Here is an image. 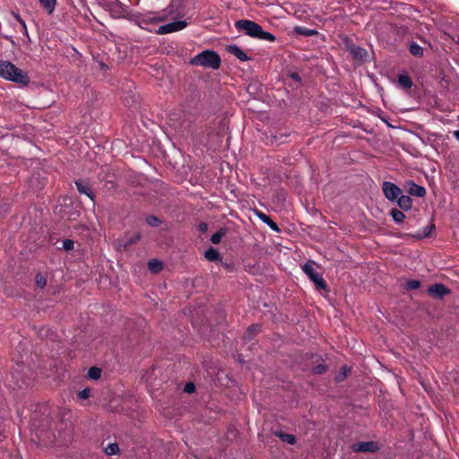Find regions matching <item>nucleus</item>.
<instances>
[{
    "label": "nucleus",
    "instance_id": "1",
    "mask_svg": "<svg viewBox=\"0 0 459 459\" xmlns=\"http://www.w3.org/2000/svg\"><path fill=\"white\" fill-rule=\"evenodd\" d=\"M182 16L183 14L181 13V12H178L175 8V0H173L172 3L160 13L129 12L124 17L130 22L140 27L141 29L152 32L153 31L152 27L158 24L159 22H163L169 19H176Z\"/></svg>",
    "mask_w": 459,
    "mask_h": 459
},
{
    "label": "nucleus",
    "instance_id": "2",
    "mask_svg": "<svg viewBox=\"0 0 459 459\" xmlns=\"http://www.w3.org/2000/svg\"><path fill=\"white\" fill-rule=\"evenodd\" d=\"M235 27L239 31H244L247 36L274 42L276 38L273 34L268 31H264L263 27L255 22L250 20H239L235 22Z\"/></svg>",
    "mask_w": 459,
    "mask_h": 459
},
{
    "label": "nucleus",
    "instance_id": "3",
    "mask_svg": "<svg viewBox=\"0 0 459 459\" xmlns=\"http://www.w3.org/2000/svg\"><path fill=\"white\" fill-rule=\"evenodd\" d=\"M0 76L22 86H27L30 82V77L27 73L6 60H0Z\"/></svg>",
    "mask_w": 459,
    "mask_h": 459
},
{
    "label": "nucleus",
    "instance_id": "4",
    "mask_svg": "<svg viewBox=\"0 0 459 459\" xmlns=\"http://www.w3.org/2000/svg\"><path fill=\"white\" fill-rule=\"evenodd\" d=\"M220 56L212 50H204L195 56L190 64L193 65H201L206 68L218 69L221 65Z\"/></svg>",
    "mask_w": 459,
    "mask_h": 459
},
{
    "label": "nucleus",
    "instance_id": "5",
    "mask_svg": "<svg viewBox=\"0 0 459 459\" xmlns=\"http://www.w3.org/2000/svg\"><path fill=\"white\" fill-rule=\"evenodd\" d=\"M316 264L312 261H308L302 266L303 272L307 275L311 281L315 283V286L319 290H327L328 286L322 274L318 273L315 270Z\"/></svg>",
    "mask_w": 459,
    "mask_h": 459
},
{
    "label": "nucleus",
    "instance_id": "6",
    "mask_svg": "<svg viewBox=\"0 0 459 459\" xmlns=\"http://www.w3.org/2000/svg\"><path fill=\"white\" fill-rule=\"evenodd\" d=\"M382 190L386 199L394 202L402 195V189L394 183L385 181L382 185Z\"/></svg>",
    "mask_w": 459,
    "mask_h": 459
},
{
    "label": "nucleus",
    "instance_id": "7",
    "mask_svg": "<svg viewBox=\"0 0 459 459\" xmlns=\"http://www.w3.org/2000/svg\"><path fill=\"white\" fill-rule=\"evenodd\" d=\"M346 49L357 62H365L368 57V51L359 46L354 45L351 40L346 43Z\"/></svg>",
    "mask_w": 459,
    "mask_h": 459
},
{
    "label": "nucleus",
    "instance_id": "8",
    "mask_svg": "<svg viewBox=\"0 0 459 459\" xmlns=\"http://www.w3.org/2000/svg\"><path fill=\"white\" fill-rule=\"evenodd\" d=\"M428 294L436 299H442L446 295L450 294L451 290L442 283H435L427 290Z\"/></svg>",
    "mask_w": 459,
    "mask_h": 459
},
{
    "label": "nucleus",
    "instance_id": "9",
    "mask_svg": "<svg viewBox=\"0 0 459 459\" xmlns=\"http://www.w3.org/2000/svg\"><path fill=\"white\" fill-rule=\"evenodd\" d=\"M354 452L376 453L379 450V446L375 441L358 442L351 446Z\"/></svg>",
    "mask_w": 459,
    "mask_h": 459
},
{
    "label": "nucleus",
    "instance_id": "10",
    "mask_svg": "<svg viewBox=\"0 0 459 459\" xmlns=\"http://www.w3.org/2000/svg\"><path fill=\"white\" fill-rule=\"evenodd\" d=\"M75 186L80 194L85 195L94 203L95 195L88 183L82 180H77L75 181Z\"/></svg>",
    "mask_w": 459,
    "mask_h": 459
},
{
    "label": "nucleus",
    "instance_id": "11",
    "mask_svg": "<svg viewBox=\"0 0 459 459\" xmlns=\"http://www.w3.org/2000/svg\"><path fill=\"white\" fill-rule=\"evenodd\" d=\"M407 192L409 195L418 197H424L427 194L426 188L424 186H419L414 181L408 182Z\"/></svg>",
    "mask_w": 459,
    "mask_h": 459
},
{
    "label": "nucleus",
    "instance_id": "12",
    "mask_svg": "<svg viewBox=\"0 0 459 459\" xmlns=\"http://www.w3.org/2000/svg\"><path fill=\"white\" fill-rule=\"evenodd\" d=\"M255 213L264 223L268 225L271 230H273L275 232L281 231L277 223L274 222L270 216H268L267 214L259 210H255Z\"/></svg>",
    "mask_w": 459,
    "mask_h": 459
},
{
    "label": "nucleus",
    "instance_id": "13",
    "mask_svg": "<svg viewBox=\"0 0 459 459\" xmlns=\"http://www.w3.org/2000/svg\"><path fill=\"white\" fill-rule=\"evenodd\" d=\"M227 51L235 56L240 61H247L250 57L247 56L246 52H244L237 45H229L226 48Z\"/></svg>",
    "mask_w": 459,
    "mask_h": 459
},
{
    "label": "nucleus",
    "instance_id": "14",
    "mask_svg": "<svg viewBox=\"0 0 459 459\" xmlns=\"http://www.w3.org/2000/svg\"><path fill=\"white\" fill-rule=\"evenodd\" d=\"M403 211H409L412 206V199L409 195H401L395 201Z\"/></svg>",
    "mask_w": 459,
    "mask_h": 459
},
{
    "label": "nucleus",
    "instance_id": "15",
    "mask_svg": "<svg viewBox=\"0 0 459 459\" xmlns=\"http://www.w3.org/2000/svg\"><path fill=\"white\" fill-rule=\"evenodd\" d=\"M273 435L279 437L281 441L286 442L290 445H294L297 442V438L294 435L284 433L281 430H276L273 432Z\"/></svg>",
    "mask_w": 459,
    "mask_h": 459
},
{
    "label": "nucleus",
    "instance_id": "16",
    "mask_svg": "<svg viewBox=\"0 0 459 459\" xmlns=\"http://www.w3.org/2000/svg\"><path fill=\"white\" fill-rule=\"evenodd\" d=\"M166 25L168 32L172 33L184 30L187 26V22L186 21H176L169 23H166Z\"/></svg>",
    "mask_w": 459,
    "mask_h": 459
},
{
    "label": "nucleus",
    "instance_id": "17",
    "mask_svg": "<svg viewBox=\"0 0 459 459\" xmlns=\"http://www.w3.org/2000/svg\"><path fill=\"white\" fill-rule=\"evenodd\" d=\"M409 51L415 57H422L424 55V48L415 41L409 43Z\"/></svg>",
    "mask_w": 459,
    "mask_h": 459
},
{
    "label": "nucleus",
    "instance_id": "18",
    "mask_svg": "<svg viewBox=\"0 0 459 459\" xmlns=\"http://www.w3.org/2000/svg\"><path fill=\"white\" fill-rule=\"evenodd\" d=\"M398 83L404 90H410L413 85L411 78L407 74L398 75Z\"/></svg>",
    "mask_w": 459,
    "mask_h": 459
},
{
    "label": "nucleus",
    "instance_id": "19",
    "mask_svg": "<svg viewBox=\"0 0 459 459\" xmlns=\"http://www.w3.org/2000/svg\"><path fill=\"white\" fill-rule=\"evenodd\" d=\"M204 257L211 262H216L221 259V255L219 251L212 247L205 251Z\"/></svg>",
    "mask_w": 459,
    "mask_h": 459
},
{
    "label": "nucleus",
    "instance_id": "20",
    "mask_svg": "<svg viewBox=\"0 0 459 459\" xmlns=\"http://www.w3.org/2000/svg\"><path fill=\"white\" fill-rule=\"evenodd\" d=\"M294 32L298 35L306 36V37H310V36L318 34V31L316 30L308 29V28L303 27V26H296L294 28Z\"/></svg>",
    "mask_w": 459,
    "mask_h": 459
},
{
    "label": "nucleus",
    "instance_id": "21",
    "mask_svg": "<svg viewBox=\"0 0 459 459\" xmlns=\"http://www.w3.org/2000/svg\"><path fill=\"white\" fill-rule=\"evenodd\" d=\"M39 2L48 14L53 13L56 4V0H39Z\"/></svg>",
    "mask_w": 459,
    "mask_h": 459
},
{
    "label": "nucleus",
    "instance_id": "22",
    "mask_svg": "<svg viewBox=\"0 0 459 459\" xmlns=\"http://www.w3.org/2000/svg\"><path fill=\"white\" fill-rule=\"evenodd\" d=\"M389 214L392 216L394 221H395L398 224L403 222V221L406 218L405 214L396 208H393L390 211Z\"/></svg>",
    "mask_w": 459,
    "mask_h": 459
},
{
    "label": "nucleus",
    "instance_id": "23",
    "mask_svg": "<svg viewBox=\"0 0 459 459\" xmlns=\"http://www.w3.org/2000/svg\"><path fill=\"white\" fill-rule=\"evenodd\" d=\"M227 233L226 228H220L211 237V242L214 245L220 244L222 237H224Z\"/></svg>",
    "mask_w": 459,
    "mask_h": 459
},
{
    "label": "nucleus",
    "instance_id": "24",
    "mask_svg": "<svg viewBox=\"0 0 459 459\" xmlns=\"http://www.w3.org/2000/svg\"><path fill=\"white\" fill-rule=\"evenodd\" d=\"M260 331V325H250L246 333H245V335H244V338L247 341H250L252 340L253 336L255 334H256L257 333H259Z\"/></svg>",
    "mask_w": 459,
    "mask_h": 459
},
{
    "label": "nucleus",
    "instance_id": "25",
    "mask_svg": "<svg viewBox=\"0 0 459 459\" xmlns=\"http://www.w3.org/2000/svg\"><path fill=\"white\" fill-rule=\"evenodd\" d=\"M142 238L141 232H135L134 233L130 238H128L124 244V247L126 249L130 246L137 243Z\"/></svg>",
    "mask_w": 459,
    "mask_h": 459
},
{
    "label": "nucleus",
    "instance_id": "26",
    "mask_svg": "<svg viewBox=\"0 0 459 459\" xmlns=\"http://www.w3.org/2000/svg\"><path fill=\"white\" fill-rule=\"evenodd\" d=\"M435 229V225L434 224H431V225H428L426 227H424L422 229V232L421 233H419L417 235H414L413 237L416 238L417 239H421L423 238H427V237H429L430 234H431V231Z\"/></svg>",
    "mask_w": 459,
    "mask_h": 459
},
{
    "label": "nucleus",
    "instance_id": "27",
    "mask_svg": "<svg viewBox=\"0 0 459 459\" xmlns=\"http://www.w3.org/2000/svg\"><path fill=\"white\" fill-rule=\"evenodd\" d=\"M148 267L149 269L152 272V273H159L160 271H161L162 269V264L156 260V259H152V260H150L149 263H148Z\"/></svg>",
    "mask_w": 459,
    "mask_h": 459
},
{
    "label": "nucleus",
    "instance_id": "28",
    "mask_svg": "<svg viewBox=\"0 0 459 459\" xmlns=\"http://www.w3.org/2000/svg\"><path fill=\"white\" fill-rule=\"evenodd\" d=\"M327 368H328L327 365L325 363L324 360H322L321 363L313 367L311 370H312V373L315 375H323L326 372Z\"/></svg>",
    "mask_w": 459,
    "mask_h": 459
},
{
    "label": "nucleus",
    "instance_id": "29",
    "mask_svg": "<svg viewBox=\"0 0 459 459\" xmlns=\"http://www.w3.org/2000/svg\"><path fill=\"white\" fill-rule=\"evenodd\" d=\"M88 377L93 380H97V379L100 378L101 369L97 367L90 368V369L88 370Z\"/></svg>",
    "mask_w": 459,
    "mask_h": 459
},
{
    "label": "nucleus",
    "instance_id": "30",
    "mask_svg": "<svg viewBox=\"0 0 459 459\" xmlns=\"http://www.w3.org/2000/svg\"><path fill=\"white\" fill-rule=\"evenodd\" d=\"M105 453L108 455H115L119 453V446L117 443L108 444L105 448Z\"/></svg>",
    "mask_w": 459,
    "mask_h": 459
},
{
    "label": "nucleus",
    "instance_id": "31",
    "mask_svg": "<svg viewBox=\"0 0 459 459\" xmlns=\"http://www.w3.org/2000/svg\"><path fill=\"white\" fill-rule=\"evenodd\" d=\"M145 221L152 227H158L161 223V221L155 215H148L145 218Z\"/></svg>",
    "mask_w": 459,
    "mask_h": 459
},
{
    "label": "nucleus",
    "instance_id": "32",
    "mask_svg": "<svg viewBox=\"0 0 459 459\" xmlns=\"http://www.w3.org/2000/svg\"><path fill=\"white\" fill-rule=\"evenodd\" d=\"M36 285L39 289H43L47 285V280L41 273H37L35 277Z\"/></svg>",
    "mask_w": 459,
    "mask_h": 459
},
{
    "label": "nucleus",
    "instance_id": "33",
    "mask_svg": "<svg viewBox=\"0 0 459 459\" xmlns=\"http://www.w3.org/2000/svg\"><path fill=\"white\" fill-rule=\"evenodd\" d=\"M420 287V281L419 280H410L406 282L405 288L408 290H418Z\"/></svg>",
    "mask_w": 459,
    "mask_h": 459
},
{
    "label": "nucleus",
    "instance_id": "34",
    "mask_svg": "<svg viewBox=\"0 0 459 459\" xmlns=\"http://www.w3.org/2000/svg\"><path fill=\"white\" fill-rule=\"evenodd\" d=\"M350 372L351 369L348 368L346 366L342 367L339 375L336 377V379L338 381H342Z\"/></svg>",
    "mask_w": 459,
    "mask_h": 459
},
{
    "label": "nucleus",
    "instance_id": "35",
    "mask_svg": "<svg viewBox=\"0 0 459 459\" xmlns=\"http://www.w3.org/2000/svg\"><path fill=\"white\" fill-rule=\"evenodd\" d=\"M74 247V242L72 239H65L63 241V248L66 251L73 250Z\"/></svg>",
    "mask_w": 459,
    "mask_h": 459
},
{
    "label": "nucleus",
    "instance_id": "36",
    "mask_svg": "<svg viewBox=\"0 0 459 459\" xmlns=\"http://www.w3.org/2000/svg\"><path fill=\"white\" fill-rule=\"evenodd\" d=\"M90 395H91V390L88 387L84 388L83 390H82L78 393V397L80 399H87L90 397Z\"/></svg>",
    "mask_w": 459,
    "mask_h": 459
},
{
    "label": "nucleus",
    "instance_id": "37",
    "mask_svg": "<svg viewBox=\"0 0 459 459\" xmlns=\"http://www.w3.org/2000/svg\"><path fill=\"white\" fill-rule=\"evenodd\" d=\"M195 390V385L194 383L190 382L185 385L184 391L187 394H192Z\"/></svg>",
    "mask_w": 459,
    "mask_h": 459
},
{
    "label": "nucleus",
    "instance_id": "38",
    "mask_svg": "<svg viewBox=\"0 0 459 459\" xmlns=\"http://www.w3.org/2000/svg\"><path fill=\"white\" fill-rule=\"evenodd\" d=\"M289 77L298 83L301 82V77L297 72H290Z\"/></svg>",
    "mask_w": 459,
    "mask_h": 459
},
{
    "label": "nucleus",
    "instance_id": "39",
    "mask_svg": "<svg viewBox=\"0 0 459 459\" xmlns=\"http://www.w3.org/2000/svg\"><path fill=\"white\" fill-rule=\"evenodd\" d=\"M155 32L160 35L169 34L167 25L164 24L160 26L159 29L155 30Z\"/></svg>",
    "mask_w": 459,
    "mask_h": 459
},
{
    "label": "nucleus",
    "instance_id": "40",
    "mask_svg": "<svg viewBox=\"0 0 459 459\" xmlns=\"http://www.w3.org/2000/svg\"><path fill=\"white\" fill-rule=\"evenodd\" d=\"M198 230L201 231L202 233H205L207 230H208V225L207 223L205 222H201L199 225H198Z\"/></svg>",
    "mask_w": 459,
    "mask_h": 459
},
{
    "label": "nucleus",
    "instance_id": "41",
    "mask_svg": "<svg viewBox=\"0 0 459 459\" xmlns=\"http://www.w3.org/2000/svg\"><path fill=\"white\" fill-rule=\"evenodd\" d=\"M13 16L14 17V19L21 24V25H24V20L21 17V15L17 13H13Z\"/></svg>",
    "mask_w": 459,
    "mask_h": 459
},
{
    "label": "nucleus",
    "instance_id": "42",
    "mask_svg": "<svg viewBox=\"0 0 459 459\" xmlns=\"http://www.w3.org/2000/svg\"><path fill=\"white\" fill-rule=\"evenodd\" d=\"M21 26H22V32L25 36L29 37V33H28V30H27L26 23L24 22V25H21Z\"/></svg>",
    "mask_w": 459,
    "mask_h": 459
},
{
    "label": "nucleus",
    "instance_id": "43",
    "mask_svg": "<svg viewBox=\"0 0 459 459\" xmlns=\"http://www.w3.org/2000/svg\"><path fill=\"white\" fill-rule=\"evenodd\" d=\"M454 136L457 141H459V130L454 132Z\"/></svg>",
    "mask_w": 459,
    "mask_h": 459
},
{
    "label": "nucleus",
    "instance_id": "44",
    "mask_svg": "<svg viewBox=\"0 0 459 459\" xmlns=\"http://www.w3.org/2000/svg\"><path fill=\"white\" fill-rule=\"evenodd\" d=\"M108 183L111 184L110 188H114L115 187V184L112 181H109Z\"/></svg>",
    "mask_w": 459,
    "mask_h": 459
}]
</instances>
